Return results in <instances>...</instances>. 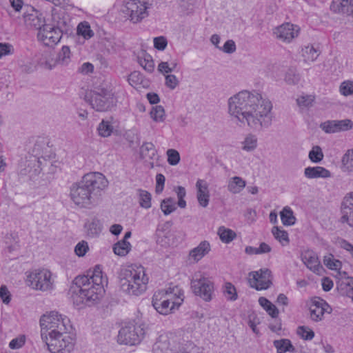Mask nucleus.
<instances>
[{
  "mask_svg": "<svg viewBox=\"0 0 353 353\" xmlns=\"http://www.w3.org/2000/svg\"><path fill=\"white\" fill-rule=\"evenodd\" d=\"M77 33L83 36L85 39H88L94 36V32L90 28V24L86 22L80 23L77 26Z\"/></svg>",
  "mask_w": 353,
  "mask_h": 353,
  "instance_id": "79ce46f5",
  "label": "nucleus"
},
{
  "mask_svg": "<svg viewBox=\"0 0 353 353\" xmlns=\"http://www.w3.org/2000/svg\"><path fill=\"white\" fill-rule=\"evenodd\" d=\"M323 153L320 146H313L312 150L310 151L308 157L310 160L315 163L321 162L323 159Z\"/></svg>",
  "mask_w": 353,
  "mask_h": 353,
  "instance_id": "37998d69",
  "label": "nucleus"
},
{
  "mask_svg": "<svg viewBox=\"0 0 353 353\" xmlns=\"http://www.w3.org/2000/svg\"><path fill=\"white\" fill-rule=\"evenodd\" d=\"M197 189L196 197L198 202L203 208L208 205L210 201V193L207 183L201 179H199L196 183Z\"/></svg>",
  "mask_w": 353,
  "mask_h": 353,
  "instance_id": "412c9836",
  "label": "nucleus"
},
{
  "mask_svg": "<svg viewBox=\"0 0 353 353\" xmlns=\"http://www.w3.org/2000/svg\"><path fill=\"white\" fill-rule=\"evenodd\" d=\"M320 54V51L312 45H307L302 49V55L305 60L314 61Z\"/></svg>",
  "mask_w": 353,
  "mask_h": 353,
  "instance_id": "7c9ffc66",
  "label": "nucleus"
},
{
  "mask_svg": "<svg viewBox=\"0 0 353 353\" xmlns=\"http://www.w3.org/2000/svg\"><path fill=\"white\" fill-rule=\"evenodd\" d=\"M338 288L353 301V278L347 277L338 283Z\"/></svg>",
  "mask_w": 353,
  "mask_h": 353,
  "instance_id": "c756f323",
  "label": "nucleus"
},
{
  "mask_svg": "<svg viewBox=\"0 0 353 353\" xmlns=\"http://www.w3.org/2000/svg\"><path fill=\"white\" fill-rule=\"evenodd\" d=\"M168 162L171 165H176L180 161V154L179 152L174 149H169L167 150Z\"/></svg>",
  "mask_w": 353,
  "mask_h": 353,
  "instance_id": "de8ad7c7",
  "label": "nucleus"
},
{
  "mask_svg": "<svg viewBox=\"0 0 353 353\" xmlns=\"http://www.w3.org/2000/svg\"><path fill=\"white\" fill-rule=\"evenodd\" d=\"M303 261L306 266L314 272H318L321 268L318 257L312 252H306L303 257Z\"/></svg>",
  "mask_w": 353,
  "mask_h": 353,
  "instance_id": "bb28decb",
  "label": "nucleus"
},
{
  "mask_svg": "<svg viewBox=\"0 0 353 353\" xmlns=\"http://www.w3.org/2000/svg\"><path fill=\"white\" fill-rule=\"evenodd\" d=\"M108 181L100 172L85 174L81 181L70 187V196L74 203L81 208H90L98 196L108 186Z\"/></svg>",
  "mask_w": 353,
  "mask_h": 353,
  "instance_id": "f03ea898",
  "label": "nucleus"
},
{
  "mask_svg": "<svg viewBox=\"0 0 353 353\" xmlns=\"http://www.w3.org/2000/svg\"><path fill=\"white\" fill-rule=\"evenodd\" d=\"M0 298L5 304H8L11 300V294L6 285L0 288Z\"/></svg>",
  "mask_w": 353,
  "mask_h": 353,
  "instance_id": "680f3d73",
  "label": "nucleus"
},
{
  "mask_svg": "<svg viewBox=\"0 0 353 353\" xmlns=\"http://www.w3.org/2000/svg\"><path fill=\"white\" fill-rule=\"evenodd\" d=\"M31 12L23 14L24 22L27 27L33 28L39 31L46 25L45 19L39 11L31 8Z\"/></svg>",
  "mask_w": 353,
  "mask_h": 353,
  "instance_id": "f3484780",
  "label": "nucleus"
},
{
  "mask_svg": "<svg viewBox=\"0 0 353 353\" xmlns=\"http://www.w3.org/2000/svg\"><path fill=\"white\" fill-rule=\"evenodd\" d=\"M353 123L350 119L333 120L325 121L321 125V128L326 133H335L345 131L352 128Z\"/></svg>",
  "mask_w": 353,
  "mask_h": 353,
  "instance_id": "dca6fc26",
  "label": "nucleus"
},
{
  "mask_svg": "<svg viewBox=\"0 0 353 353\" xmlns=\"http://www.w3.org/2000/svg\"><path fill=\"white\" fill-rule=\"evenodd\" d=\"M57 63L61 65H68L70 61V50L67 46H63L56 58Z\"/></svg>",
  "mask_w": 353,
  "mask_h": 353,
  "instance_id": "72a5a7b5",
  "label": "nucleus"
},
{
  "mask_svg": "<svg viewBox=\"0 0 353 353\" xmlns=\"http://www.w3.org/2000/svg\"><path fill=\"white\" fill-rule=\"evenodd\" d=\"M218 234L222 242L229 243L236 236V233L228 228L221 226L218 230Z\"/></svg>",
  "mask_w": 353,
  "mask_h": 353,
  "instance_id": "473e14b6",
  "label": "nucleus"
},
{
  "mask_svg": "<svg viewBox=\"0 0 353 353\" xmlns=\"http://www.w3.org/2000/svg\"><path fill=\"white\" fill-rule=\"evenodd\" d=\"M333 281L328 277L322 279V288L324 291L328 292L333 288Z\"/></svg>",
  "mask_w": 353,
  "mask_h": 353,
  "instance_id": "338daca9",
  "label": "nucleus"
},
{
  "mask_svg": "<svg viewBox=\"0 0 353 353\" xmlns=\"http://www.w3.org/2000/svg\"><path fill=\"white\" fill-rule=\"evenodd\" d=\"M191 288L194 294L206 302L210 301L214 294V284L212 279L198 273L191 281Z\"/></svg>",
  "mask_w": 353,
  "mask_h": 353,
  "instance_id": "0eeeda50",
  "label": "nucleus"
},
{
  "mask_svg": "<svg viewBox=\"0 0 353 353\" xmlns=\"http://www.w3.org/2000/svg\"><path fill=\"white\" fill-rule=\"evenodd\" d=\"M158 70L162 74H170L169 73L172 72L170 64L167 61H161L158 65Z\"/></svg>",
  "mask_w": 353,
  "mask_h": 353,
  "instance_id": "69168bd1",
  "label": "nucleus"
},
{
  "mask_svg": "<svg viewBox=\"0 0 353 353\" xmlns=\"http://www.w3.org/2000/svg\"><path fill=\"white\" fill-rule=\"evenodd\" d=\"M259 303L272 318L275 319L278 316L279 310L268 299L265 297H260L259 299Z\"/></svg>",
  "mask_w": 353,
  "mask_h": 353,
  "instance_id": "cd10ccee",
  "label": "nucleus"
},
{
  "mask_svg": "<svg viewBox=\"0 0 353 353\" xmlns=\"http://www.w3.org/2000/svg\"><path fill=\"white\" fill-rule=\"evenodd\" d=\"M150 114L151 118L156 122H162L164 121L165 117V110L162 105H156L153 107Z\"/></svg>",
  "mask_w": 353,
  "mask_h": 353,
  "instance_id": "a19ab883",
  "label": "nucleus"
},
{
  "mask_svg": "<svg viewBox=\"0 0 353 353\" xmlns=\"http://www.w3.org/2000/svg\"><path fill=\"white\" fill-rule=\"evenodd\" d=\"M296 26L290 23H285L277 27L274 31L276 38L287 43H290L299 34V29H295Z\"/></svg>",
  "mask_w": 353,
  "mask_h": 353,
  "instance_id": "2eb2a0df",
  "label": "nucleus"
},
{
  "mask_svg": "<svg viewBox=\"0 0 353 353\" xmlns=\"http://www.w3.org/2000/svg\"><path fill=\"white\" fill-rule=\"evenodd\" d=\"M139 63L148 72L151 73L154 71V63L150 56H148L143 59H140Z\"/></svg>",
  "mask_w": 353,
  "mask_h": 353,
  "instance_id": "603ef678",
  "label": "nucleus"
},
{
  "mask_svg": "<svg viewBox=\"0 0 353 353\" xmlns=\"http://www.w3.org/2000/svg\"><path fill=\"white\" fill-rule=\"evenodd\" d=\"M29 285L33 289L41 291H48L53 288L52 273L46 270H35L28 276Z\"/></svg>",
  "mask_w": 353,
  "mask_h": 353,
  "instance_id": "9b49d317",
  "label": "nucleus"
},
{
  "mask_svg": "<svg viewBox=\"0 0 353 353\" xmlns=\"http://www.w3.org/2000/svg\"><path fill=\"white\" fill-rule=\"evenodd\" d=\"M342 222L353 228V192L346 196L341 204Z\"/></svg>",
  "mask_w": 353,
  "mask_h": 353,
  "instance_id": "a211bd4d",
  "label": "nucleus"
},
{
  "mask_svg": "<svg viewBox=\"0 0 353 353\" xmlns=\"http://www.w3.org/2000/svg\"><path fill=\"white\" fill-rule=\"evenodd\" d=\"M88 250V242L83 240L79 242L74 248V252L79 257L85 256Z\"/></svg>",
  "mask_w": 353,
  "mask_h": 353,
  "instance_id": "09e8293b",
  "label": "nucleus"
},
{
  "mask_svg": "<svg viewBox=\"0 0 353 353\" xmlns=\"http://www.w3.org/2000/svg\"><path fill=\"white\" fill-rule=\"evenodd\" d=\"M106 280L99 266L87 275L77 276L73 281L72 299L74 303H87L99 299L104 292L103 283Z\"/></svg>",
  "mask_w": 353,
  "mask_h": 353,
  "instance_id": "7ed1b4c3",
  "label": "nucleus"
},
{
  "mask_svg": "<svg viewBox=\"0 0 353 353\" xmlns=\"http://www.w3.org/2000/svg\"><path fill=\"white\" fill-rule=\"evenodd\" d=\"M242 150L246 152H252L257 147V138L254 134H248L242 142Z\"/></svg>",
  "mask_w": 353,
  "mask_h": 353,
  "instance_id": "e433bc0d",
  "label": "nucleus"
},
{
  "mask_svg": "<svg viewBox=\"0 0 353 353\" xmlns=\"http://www.w3.org/2000/svg\"><path fill=\"white\" fill-rule=\"evenodd\" d=\"M330 9L339 14L353 15V1L352 0H333Z\"/></svg>",
  "mask_w": 353,
  "mask_h": 353,
  "instance_id": "aec40b11",
  "label": "nucleus"
},
{
  "mask_svg": "<svg viewBox=\"0 0 353 353\" xmlns=\"http://www.w3.org/2000/svg\"><path fill=\"white\" fill-rule=\"evenodd\" d=\"M304 176L309 179H326L331 176V172L324 167H307L304 170Z\"/></svg>",
  "mask_w": 353,
  "mask_h": 353,
  "instance_id": "4be33fe9",
  "label": "nucleus"
},
{
  "mask_svg": "<svg viewBox=\"0 0 353 353\" xmlns=\"http://www.w3.org/2000/svg\"><path fill=\"white\" fill-rule=\"evenodd\" d=\"M273 344L275 348L276 349V353H286L288 352H295V347L292 344L290 340L288 339L274 340Z\"/></svg>",
  "mask_w": 353,
  "mask_h": 353,
  "instance_id": "a878e982",
  "label": "nucleus"
},
{
  "mask_svg": "<svg viewBox=\"0 0 353 353\" xmlns=\"http://www.w3.org/2000/svg\"><path fill=\"white\" fill-rule=\"evenodd\" d=\"M145 334L143 324L128 323L119 330L118 342L121 344L134 345L141 342Z\"/></svg>",
  "mask_w": 353,
  "mask_h": 353,
  "instance_id": "6e6552de",
  "label": "nucleus"
},
{
  "mask_svg": "<svg viewBox=\"0 0 353 353\" xmlns=\"http://www.w3.org/2000/svg\"><path fill=\"white\" fill-rule=\"evenodd\" d=\"M131 245L128 241L121 240L114 244L113 250L119 256H125L130 250Z\"/></svg>",
  "mask_w": 353,
  "mask_h": 353,
  "instance_id": "2f4dec72",
  "label": "nucleus"
},
{
  "mask_svg": "<svg viewBox=\"0 0 353 353\" xmlns=\"http://www.w3.org/2000/svg\"><path fill=\"white\" fill-rule=\"evenodd\" d=\"M165 178L162 174H157L156 176V188L155 192L157 194H160L163 192L164 188Z\"/></svg>",
  "mask_w": 353,
  "mask_h": 353,
  "instance_id": "052dcab7",
  "label": "nucleus"
},
{
  "mask_svg": "<svg viewBox=\"0 0 353 353\" xmlns=\"http://www.w3.org/2000/svg\"><path fill=\"white\" fill-rule=\"evenodd\" d=\"M314 101V97L312 95L301 96L296 99L298 105L303 108L312 106Z\"/></svg>",
  "mask_w": 353,
  "mask_h": 353,
  "instance_id": "3c124183",
  "label": "nucleus"
},
{
  "mask_svg": "<svg viewBox=\"0 0 353 353\" xmlns=\"http://www.w3.org/2000/svg\"><path fill=\"white\" fill-rule=\"evenodd\" d=\"M223 292L228 301H234L238 299L236 289L234 285L230 282L225 283Z\"/></svg>",
  "mask_w": 353,
  "mask_h": 353,
  "instance_id": "58836bf2",
  "label": "nucleus"
},
{
  "mask_svg": "<svg viewBox=\"0 0 353 353\" xmlns=\"http://www.w3.org/2000/svg\"><path fill=\"white\" fill-rule=\"evenodd\" d=\"M183 293L178 286L169 287L156 292L152 297V305L161 314L167 315L175 307L178 308L182 301Z\"/></svg>",
  "mask_w": 353,
  "mask_h": 353,
  "instance_id": "39448f33",
  "label": "nucleus"
},
{
  "mask_svg": "<svg viewBox=\"0 0 353 353\" xmlns=\"http://www.w3.org/2000/svg\"><path fill=\"white\" fill-rule=\"evenodd\" d=\"M148 278L141 265L125 269L121 273L120 279L121 290L130 296H138L147 289Z\"/></svg>",
  "mask_w": 353,
  "mask_h": 353,
  "instance_id": "20e7f679",
  "label": "nucleus"
},
{
  "mask_svg": "<svg viewBox=\"0 0 353 353\" xmlns=\"http://www.w3.org/2000/svg\"><path fill=\"white\" fill-rule=\"evenodd\" d=\"M152 350L154 353H168L169 341L161 336L154 344Z\"/></svg>",
  "mask_w": 353,
  "mask_h": 353,
  "instance_id": "4c0bfd02",
  "label": "nucleus"
},
{
  "mask_svg": "<svg viewBox=\"0 0 353 353\" xmlns=\"http://www.w3.org/2000/svg\"><path fill=\"white\" fill-rule=\"evenodd\" d=\"M139 204L142 208H150L151 207V194L146 190H139Z\"/></svg>",
  "mask_w": 353,
  "mask_h": 353,
  "instance_id": "a18cd8bd",
  "label": "nucleus"
},
{
  "mask_svg": "<svg viewBox=\"0 0 353 353\" xmlns=\"http://www.w3.org/2000/svg\"><path fill=\"white\" fill-rule=\"evenodd\" d=\"M90 103L96 111L106 112L115 105L116 99L112 92L102 89L100 92H94L91 96Z\"/></svg>",
  "mask_w": 353,
  "mask_h": 353,
  "instance_id": "f8f14e48",
  "label": "nucleus"
},
{
  "mask_svg": "<svg viewBox=\"0 0 353 353\" xmlns=\"http://www.w3.org/2000/svg\"><path fill=\"white\" fill-rule=\"evenodd\" d=\"M246 185V181L240 176L230 178L228 184V190L232 194L240 193Z\"/></svg>",
  "mask_w": 353,
  "mask_h": 353,
  "instance_id": "393cba45",
  "label": "nucleus"
},
{
  "mask_svg": "<svg viewBox=\"0 0 353 353\" xmlns=\"http://www.w3.org/2000/svg\"><path fill=\"white\" fill-rule=\"evenodd\" d=\"M340 92L344 96H348L353 94V82L344 81L341 84Z\"/></svg>",
  "mask_w": 353,
  "mask_h": 353,
  "instance_id": "5fc2aeb1",
  "label": "nucleus"
},
{
  "mask_svg": "<svg viewBox=\"0 0 353 353\" xmlns=\"http://www.w3.org/2000/svg\"><path fill=\"white\" fill-rule=\"evenodd\" d=\"M22 163H21V167H25L20 170V174L22 175L30 174L31 176H35L38 175L41 171V161L34 156H30L29 159L26 160L24 164Z\"/></svg>",
  "mask_w": 353,
  "mask_h": 353,
  "instance_id": "6ab92c4d",
  "label": "nucleus"
},
{
  "mask_svg": "<svg viewBox=\"0 0 353 353\" xmlns=\"http://www.w3.org/2000/svg\"><path fill=\"white\" fill-rule=\"evenodd\" d=\"M168 45V41L165 37L161 36L154 39V47L159 50H163Z\"/></svg>",
  "mask_w": 353,
  "mask_h": 353,
  "instance_id": "13d9d810",
  "label": "nucleus"
},
{
  "mask_svg": "<svg viewBox=\"0 0 353 353\" xmlns=\"http://www.w3.org/2000/svg\"><path fill=\"white\" fill-rule=\"evenodd\" d=\"M147 99L151 104H157L160 101L159 95L154 92L148 93Z\"/></svg>",
  "mask_w": 353,
  "mask_h": 353,
  "instance_id": "774afa93",
  "label": "nucleus"
},
{
  "mask_svg": "<svg viewBox=\"0 0 353 353\" xmlns=\"http://www.w3.org/2000/svg\"><path fill=\"white\" fill-rule=\"evenodd\" d=\"M342 163L346 171L353 174V150H347L343 155Z\"/></svg>",
  "mask_w": 353,
  "mask_h": 353,
  "instance_id": "c03bdc74",
  "label": "nucleus"
},
{
  "mask_svg": "<svg viewBox=\"0 0 353 353\" xmlns=\"http://www.w3.org/2000/svg\"><path fill=\"white\" fill-rule=\"evenodd\" d=\"M297 334L306 341H311L314 337V331L306 326H299L297 329Z\"/></svg>",
  "mask_w": 353,
  "mask_h": 353,
  "instance_id": "49530a36",
  "label": "nucleus"
},
{
  "mask_svg": "<svg viewBox=\"0 0 353 353\" xmlns=\"http://www.w3.org/2000/svg\"><path fill=\"white\" fill-rule=\"evenodd\" d=\"M62 37V31L59 27L46 24L38 31L37 38L45 46L53 47L57 44Z\"/></svg>",
  "mask_w": 353,
  "mask_h": 353,
  "instance_id": "4468645a",
  "label": "nucleus"
},
{
  "mask_svg": "<svg viewBox=\"0 0 353 353\" xmlns=\"http://www.w3.org/2000/svg\"><path fill=\"white\" fill-rule=\"evenodd\" d=\"M248 325L250 327L253 332L258 334L259 330L256 328V325L260 323L259 319L254 313L248 315Z\"/></svg>",
  "mask_w": 353,
  "mask_h": 353,
  "instance_id": "4d7b16f0",
  "label": "nucleus"
},
{
  "mask_svg": "<svg viewBox=\"0 0 353 353\" xmlns=\"http://www.w3.org/2000/svg\"><path fill=\"white\" fill-rule=\"evenodd\" d=\"M210 251V245L207 241H201L199 245L192 249L189 254L194 261H199Z\"/></svg>",
  "mask_w": 353,
  "mask_h": 353,
  "instance_id": "b1692460",
  "label": "nucleus"
},
{
  "mask_svg": "<svg viewBox=\"0 0 353 353\" xmlns=\"http://www.w3.org/2000/svg\"><path fill=\"white\" fill-rule=\"evenodd\" d=\"M148 8L145 2L140 0H128L124 2L121 11L130 21L137 23L148 16Z\"/></svg>",
  "mask_w": 353,
  "mask_h": 353,
  "instance_id": "9d476101",
  "label": "nucleus"
},
{
  "mask_svg": "<svg viewBox=\"0 0 353 353\" xmlns=\"http://www.w3.org/2000/svg\"><path fill=\"white\" fill-rule=\"evenodd\" d=\"M51 353H70L74 348V339L67 332L56 334L43 340Z\"/></svg>",
  "mask_w": 353,
  "mask_h": 353,
  "instance_id": "1a4fd4ad",
  "label": "nucleus"
},
{
  "mask_svg": "<svg viewBox=\"0 0 353 353\" xmlns=\"http://www.w3.org/2000/svg\"><path fill=\"white\" fill-rule=\"evenodd\" d=\"M14 53L13 46L9 43H0V59Z\"/></svg>",
  "mask_w": 353,
  "mask_h": 353,
  "instance_id": "6e6d98bb",
  "label": "nucleus"
},
{
  "mask_svg": "<svg viewBox=\"0 0 353 353\" xmlns=\"http://www.w3.org/2000/svg\"><path fill=\"white\" fill-rule=\"evenodd\" d=\"M332 255L325 256L323 259L324 264L330 270H336L340 265V261L338 260H333Z\"/></svg>",
  "mask_w": 353,
  "mask_h": 353,
  "instance_id": "bf43d9fd",
  "label": "nucleus"
},
{
  "mask_svg": "<svg viewBox=\"0 0 353 353\" xmlns=\"http://www.w3.org/2000/svg\"><path fill=\"white\" fill-rule=\"evenodd\" d=\"M272 272L268 269L253 271L248 274L250 286L257 290H266L272 285Z\"/></svg>",
  "mask_w": 353,
  "mask_h": 353,
  "instance_id": "ddd939ff",
  "label": "nucleus"
},
{
  "mask_svg": "<svg viewBox=\"0 0 353 353\" xmlns=\"http://www.w3.org/2000/svg\"><path fill=\"white\" fill-rule=\"evenodd\" d=\"M274 238L278 240L282 245H286L289 243L290 239L288 234L285 230H281L279 227L274 226L272 230Z\"/></svg>",
  "mask_w": 353,
  "mask_h": 353,
  "instance_id": "c9c22d12",
  "label": "nucleus"
},
{
  "mask_svg": "<svg viewBox=\"0 0 353 353\" xmlns=\"http://www.w3.org/2000/svg\"><path fill=\"white\" fill-rule=\"evenodd\" d=\"M160 207L165 215H168L176 210L175 200L172 197L163 199Z\"/></svg>",
  "mask_w": 353,
  "mask_h": 353,
  "instance_id": "f704fd0d",
  "label": "nucleus"
},
{
  "mask_svg": "<svg viewBox=\"0 0 353 353\" xmlns=\"http://www.w3.org/2000/svg\"><path fill=\"white\" fill-rule=\"evenodd\" d=\"M236 49V44L233 40H228L223 46L220 48L221 50L228 54L234 52Z\"/></svg>",
  "mask_w": 353,
  "mask_h": 353,
  "instance_id": "e2e57ef3",
  "label": "nucleus"
},
{
  "mask_svg": "<svg viewBox=\"0 0 353 353\" xmlns=\"http://www.w3.org/2000/svg\"><path fill=\"white\" fill-rule=\"evenodd\" d=\"M25 344V339L23 337L15 338L12 339L10 343L9 347L11 349H19Z\"/></svg>",
  "mask_w": 353,
  "mask_h": 353,
  "instance_id": "0e129e2a",
  "label": "nucleus"
},
{
  "mask_svg": "<svg viewBox=\"0 0 353 353\" xmlns=\"http://www.w3.org/2000/svg\"><path fill=\"white\" fill-rule=\"evenodd\" d=\"M155 148L152 143L145 142L141 147V153L145 156L152 157L155 154Z\"/></svg>",
  "mask_w": 353,
  "mask_h": 353,
  "instance_id": "8fccbe9b",
  "label": "nucleus"
},
{
  "mask_svg": "<svg viewBox=\"0 0 353 353\" xmlns=\"http://www.w3.org/2000/svg\"><path fill=\"white\" fill-rule=\"evenodd\" d=\"M97 130L101 137H108L112 133L113 126L110 121L102 120L97 128Z\"/></svg>",
  "mask_w": 353,
  "mask_h": 353,
  "instance_id": "ea45409f",
  "label": "nucleus"
},
{
  "mask_svg": "<svg viewBox=\"0 0 353 353\" xmlns=\"http://www.w3.org/2000/svg\"><path fill=\"white\" fill-rule=\"evenodd\" d=\"M327 303L322 299L314 300L310 306V317L314 321H321L323 316Z\"/></svg>",
  "mask_w": 353,
  "mask_h": 353,
  "instance_id": "5701e85b",
  "label": "nucleus"
},
{
  "mask_svg": "<svg viewBox=\"0 0 353 353\" xmlns=\"http://www.w3.org/2000/svg\"><path fill=\"white\" fill-rule=\"evenodd\" d=\"M272 104L258 92H239L228 100L230 114L239 122L254 130L268 128L272 125Z\"/></svg>",
  "mask_w": 353,
  "mask_h": 353,
  "instance_id": "f257e3e1",
  "label": "nucleus"
},
{
  "mask_svg": "<svg viewBox=\"0 0 353 353\" xmlns=\"http://www.w3.org/2000/svg\"><path fill=\"white\" fill-rule=\"evenodd\" d=\"M165 79V85L171 90L175 89L179 83V81L174 74H167Z\"/></svg>",
  "mask_w": 353,
  "mask_h": 353,
  "instance_id": "864d4df0",
  "label": "nucleus"
},
{
  "mask_svg": "<svg viewBox=\"0 0 353 353\" xmlns=\"http://www.w3.org/2000/svg\"><path fill=\"white\" fill-rule=\"evenodd\" d=\"M281 219L284 225H292L295 223L296 218L292 209L286 206L280 212Z\"/></svg>",
  "mask_w": 353,
  "mask_h": 353,
  "instance_id": "c85d7f7f",
  "label": "nucleus"
},
{
  "mask_svg": "<svg viewBox=\"0 0 353 353\" xmlns=\"http://www.w3.org/2000/svg\"><path fill=\"white\" fill-rule=\"evenodd\" d=\"M40 325L42 340H46L48 336H54L56 334L61 335L72 328L70 319L56 311L43 314L40 319Z\"/></svg>",
  "mask_w": 353,
  "mask_h": 353,
  "instance_id": "423d86ee",
  "label": "nucleus"
}]
</instances>
